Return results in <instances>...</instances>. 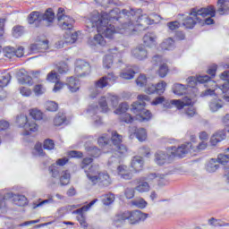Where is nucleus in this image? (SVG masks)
Segmentation results:
<instances>
[{
    "label": "nucleus",
    "instance_id": "nucleus-1",
    "mask_svg": "<svg viewBox=\"0 0 229 229\" xmlns=\"http://www.w3.org/2000/svg\"><path fill=\"white\" fill-rule=\"evenodd\" d=\"M136 13L131 9L114 8L109 13H99L95 11L85 19L88 31H98L102 33L106 38H112L115 33L121 35H132L135 31L133 24L126 25V21H132Z\"/></svg>",
    "mask_w": 229,
    "mask_h": 229
},
{
    "label": "nucleus",
    "instance_id": "nucleus-2",
    "mask_svg": "<svg viewBox=\"0 0 229 229\" xmlns=\"http://www.w3.org/2000/svg\"><path fill=\"white\" fill-rule=\"evenodd\" d=\"M92 157H85L81 165V169H84L86 176L91 185H99V187H108L112 184V179L108 173L99 172L98 165H90L92 164ZM87 167H89L87 169Z\"/></svg>",
    "mask_w": 229,
    "mask_h": 229
},
{
    "label": "nucleus",
    "instance_id": "nucleus-3",
    "mask_svg": "<svg viewBox=\"0 0 229 229\" xmlns=\"http://www.w3.org/2000/svg\"><path fill=\"white\" fill-rule=\"evenodd\" d=\"M138 99L140 102H134L131 105V111L136 114L133 118L130 114H123L120 117V121L126 123L127 124L131 123L133 121H140V123H146L151 119V112L144 108L146 106L145 101H149L151 98L148 95H139Z\"/></svg>",
    "mask_w": 229,
    "mask_h": 229
},
{
    "label": "nucleus",
    "instance_id": "nucleus-4",
    "mask_svg": "<svg viewBox=\"0 0 229 229\" xmlns=\"http://www.w3.org/2000/svg\"><path fill=\"white\" fill-rule=\"evenodd\" d=\"M170 149H172L171 155L162 150L157 151L155 153L154 162L157 164V165H166V164H171V162H173V158H174V157L183 158L187 153H191L192 150L196 151L194 147H192V143L191 142L182 144L178 148L172 146Z\"/></svg>",
    "mask_w": 229,
    "mask_h": 229
},
{
    "label": "nucleus",
    "instance_id": "nucleus-5",
    "mask_svg": "<svg viewBox=\"0 0 229 229\" xmlns=\"http://www.w3.org/2000/svg\"><path fill=\"white\" fill-rule=\"evenodd\" d=\"M191 16H188L184 21L183 26L187 30H192L196 26L197 22L201 23V18L205 19L208 15L210 17H216V7L214 5H208V7L201 8L199 10L192 9L190 13Z\"/></svg>",
    "mask_w": 229,
    "mask_h": 229
},
{
    "label": "nucleus",
    "instance_id": "nucleus-6",
    "mask_svg": "<svg viewBox=\"0 0 229 229\" xmlns=\"http://www.w3.org/2000/svg\"><path fill=\"white\" fill-rule=\"evenodd\" d=\"M125 10H132L134 13H136L132 20L126 21V26L128 28V24H132L134 28V31H132V35L135 34V31H137V27H135V21L140 22V24H144L145 26H150L151 24H155V21H160L162 19L160 15L153 13H150V15L148 14H141L139 15V12H140V9H138L135 11V9L131 7H128Z\"/></svg>",
    "mask_w": 229,
    "mask_h": 229
},
{
    "label": "nucleus",
    "instance_id": "nucleus-7",
    "mask_svg": "<svg viewBox=\"0 0 229 229\" xmlns=\"http://www.w3.org/2000/svg\"><path fill=\"white\" fill-rule=\"evenodd\" d=\"M42 21L52 23L55 21V13L53 9H47L45 13H40V12L34 11L30 13L28 16L29 24H34L35 28H40L42 26Z\"/></svg>",
    "mask_w": 229,
    "mask_h": 229
},
{
    "label": "nucleus",
    "instance_id": "nucleus-8",
    "mask_svg": "<svg viewBox=\"0 0 229 229\" xmlns=\"http://www.w3.org/2000/svg\"><path fill=\"white\" fill-rule=\"evenodd\" d=\"M219 94H224L223 99L229 103V80H227L224 84L216 87L215 89H208L205 91H202L200 98H207L208 96H215V98H217Z\"/></svg>",
    "mask_w": 229,
    "mask_h": 229
},
{
    "label": "nucleus",
    "instance_id": "nucleus-9",
    "mask_svg": "<svg viewBox=\"0 0 229 229\" xmlns=\"http://www.w3.org/2000/svg\"><path fill=\"white\" fill-rule=\"evenodd\" d=\"M58 26L61 30L71 31L74 28L76 21L74 18L65 15V9L60 7L57 11Z\"/></svg>",
    "mask_w": 229,
    "mask_h": 229
},
{
    "label": "nucleus",
    "instance_id": "nucleus-10",
    "mask_svg": "<svg viewBox=\"0 0 229 229\" xmlns=\"http://www.w3.org/2000/svg\"><path fill=\"white\" fill-rule=\"evenodd\" d=\"M111 140L113 142V146L114 148V155L121 158V157H124L126 153H128V148L126 145L122 144L123 142V135L118 134L116 131L112 132Z\"/></svg>",
    "mask_w": 229,
    "mask_h": 229
},
{
    "label": "nucleus",
    "instance_id": "nucleus-11",
    "mask_svg": "<svg viewBox=\"0 0 229 229\" xmlns=\"http://www.w3.org/2000/svg\"><path fill=\"white\" fill-rule=\"evenodd\" d=\"M108 81H115V75L113 72L108 73L107 75L101 77L98 81L95 82V86L90 89L89 97L91 99L97 98V96L101 92L99 89H105L108 87Z\"/></svg>",
    "mask_w": 229,
    "mask_h": 229
},
{
    "label": "nucleus",
    "instance_id": "nucleus-12",
    "mask_svg": "<svg viewBox=\"0 0 229 229\" xmlns=\"http://www.w3.org/2000/svg\"><path fill=\"white\" fill-rule=\"evenodd\" d=\"M16 124L19 128H24L25 131L22 132V135L24 136L30 135L31 132L38 130V125L35 123L28 122V116L25 114H20L16 117Z\"/></svg>",
    "mask_w": 229,
    "mask_h": 229
},
{
    "label": "nucleus",
    "instance_id": "nucleus-13",
    "mask_svg": "<svg viewBox=\"0 0 229 229\" xmlns=\"http://www.w3.org/2000/svg\"><path fill=\"white\" fill-rule=\"evenodd\" d=\"M126 213L128 215L127 220L131 225L142 223V221H146L149 217V214L142 213L140 210L126 211Z\"/></svg>",
    "mask_w": 229,
    "mask_h": 229
},
{
    "label": "nucleus",
    "instance_id": "nucleus-14",
    "mask_svg": "<svg viewBox=\"0 0 229 229\" xmlns=\"http://www.w3.org/2000/svg\"><path fill=\"white\" fill-rule=\"evenodd\" d=\"M75 74L79 78L90 74V64L84 60H77L75 63Z\"/></svg>",
    "mask_w": 229,
    "mask_h": 229
},
{
    "label": "nucleus",
    "instance_id": "nucleus-15",
    "mask_svg": "<svg viewBox=\"0 0 229 229\" xmlns=\"http://www.w3.org/2000/svg\"><path fill=\"white\" fill-rule=\"evenodd\" d=\"M14 205L18 207H24L28 205V199L24 195H13L12 192H7L3 196V200L6 201V199H12Z\"/></svg>",
    "mask_w": 229,
    "mask_h": 229
},
{
    "label": "nucleus",
    "instance_id": "nucleus-16",
    "mask_svg": "<svg viewBox=\"0 0 229 229\" xmlns=\"http://www.w3.org/2000/svg\"><path fill=\"white\" fill-rule=\"evenodd\" d=\"M67 162H69V158L63 157L57 159L55 164L49 166L48 170L52 178H60V168L58 167V165H60V167H64V165H65Z\"/></svg>",
    "mask_w": 229,
    "mask_h": 229
},
{
    "label": "nucleus",
    "instance_id": "nucleus-17",
    "mask_svg": "<svg viewBox=\"0 0 229 229\" xmlns=\"http://www.w3.org/2000/svg\"><path fill=\"white\" fill-rule=\"evenodd\" d=\"M98 112H99V107H98V105H91L87 109V116L92 117L95 126H101L103 122L101 121V117L98 115Z\"/></svg>",
    "mask_w": 229,
    "mask_h": 229
},
{
    "label": "nucleus",
    "instance_id": "nucleus-18",
    "mask_svg": "<svg viewBox=\"0 0 229 229\" xmlns=\"http://www.w3.org/2000/svg\"><path fill=\"white\" fill-rule=\"evenodd\" d=\"M131 55L133 58H136V60H146L148 58V50L146 47L140 45L131 50Z\"/></svg>",
    "mask_w": 229,
    "mask_h": 229
},
{
    "label": "nucleus",
    "instance_id": "nucleus-19",
    "mask_svg": "<svg viewBox=\"0 0 229 229\" xmlns=\"http://www.w3.org/2000/svg\"><path fill=\"white\" fill-rule=\"evenodd\" d=\"M134 182L136 183V187L134 189L137 191V192H140L141 194L144 192H149L151 187L149 186V183L144 180V178L140 177Z\"/></svg>",
    "mask_w": 229,
    "mask_h": 229
},
{
    "label": "nucleus",
    "instance_id": "nucleus-20",
    "mask_svg": "<svg viewBox=\"0 0 229 229\" xmlns=\"http://www.w3.org/2000/svg\"><path fill=\"white\" fill-rule=\"evenodd\" d=\"M157 38L158 37L157 36V33L147 32L143 36V44L146 46V47H155V46H157Z\"/></svg>",
    "mask_w": 229,
    "mask_h": 229
},
{
    "label": "nucleus",
    "instance_id": "nucleus-21",
    "mask_svg": "<svg viewBox=\"0 0 229 229\" xmlns=\"http://www.w3.org/2000/svg\"><path fill=\"white\" fill-rule=\"evenodd\" d=\"M5 56L12 58V56H17V58H22L24 56V47H19L17 49L14 47H7L5 48Z\"/></svg>",
    "mask_w": 229,
    "mask_h": 229
},
{
    "label": "nucleus",
    "instance_id": "nucleus-22",
    "mask_svg": "<svg viewBox=\"0 0 229 229\" xmlns=\"http://www.w3.org/2000/svg\"><path fill=\"white\" fill-rule=\"evenodd\" d=\"M117 174L122 180H131L133 178V174L124 165H120L117 166Z\"/></svg>",
    "mask_w": 229,
    "mask_h": 229
},
{
    "label": "nucleus",
    "instance_id": "nucleus-23",
    "mask_svg": "<svg viewBox=\"0 0 229 229\" xmlns=\"http://www.w3.org/2000/svg\"><path fill=\"white\" fill-rule=\"evenodd\" d=\"M128 220V213L126 211L116 214L113 218V226L121 228L124 223Z\"/></svg>",
    "mask_w": 229,
    "mask_h": 229
},
{
    "label": "nucleus",
    "instance_id": "nucleus-24",
    "mask_svg": "<svg viewBox=\"0 0 229 229\" xmlns=\"http://www.w3.org/2000/svg\"><path fill=\"white\" fill-rule=\"evenodd\" d=\"M17 78L21 85H33V79L31 78V76L28 75L27 71L21 70L18 72Z\"/></svg>",
    "mask_w": 229,
    "mask_h": 229
},
{
    "label": "nucleus",
    "instance_id": "nucleus-25",
    "mask_svg": "<svg viewBox=\"0 0 229 229\" xmlns=\"http://www.w3.org/2000/svg\"><path fill=\"white\" fill-rule=\"evenodd\" d=\"M171 105L177 108V110H182L184 106H191L192 105V98L189 97H184L182 100H171Z\"/></svg>",
    "mask_w": 229,
    "mask_h": 229
},
{
    "label": "nucleus",
    "instance_id": "nucleus-26",
    "mask_svg": "<svg viewBox=\"0 0 229 229\" xmlns=\"http://www.w3.org/2000/svg\"><path fill=\"white\" fill-rule=\"evenodd\" d=\"M144 165V159L140 156H136L132 158L131 163V167L135 171V173H139V171H142V167Z\"/></svg>",
    "mask_w": 229,
    "mask_h": 229
},
{
    "label": "nucleus",
    "instance_id": "nucleus-27",
    "mask_svg": "<svg viewBox=\"0 0 229 229\" xmlns=\"http://www.w3.org/2000/svg\"><path fill=\"white\" fill-rule=\"evenodd\" d=\"M66 85L72 92H78L80 90V81L74 77L68 78Z\"/></svg>",
    "mask_w": 229,
    "mask_h": 229
},
{
    "label": "nucleus",
    "instance_id": "nucleus-28",
    "mask_svg": "<svg viewBox=\"0 0 229 229\" xmlns=\"http://www.w3.org/2000/svg\"><path fill=\"white\" fill-rule=\"evenodd\" d=\"M228 4H229L228 0H217L216 12L220 15H225V13H226V12H228V8H229Z\"/></svg>",
    "mask_w": 229,
    "mask_h": 229
},
{
    "label": "nucleus",
    "instance_id": "nucleus-29",
    "mask_svg": "<svg viewBox=\"0 0 229 229\" xmlns=\"http://www.w3.org/2000/svg\"><path fill=\"white\" fill-rule=\"evenodd\" d=\"M225 103H223V100L221 98H217L216 97L213 100L209 103V108L211 112H217L218 110H221V108L224 106Z\"/></svg>",
    "mask_w": 229,
    "mask_h": 229
},
{
    "label": "nucleus",
    "instance_id": "nucleus-30",
    "mask_svg": "<svg viewBox=\"0 0 229 229\" xmlns=\"http://www.w3.org/2000/svg\"><path fill=\"white\" fill-rule=\"evenodd\" d=\"M120 78L123 80H133V78H135V70H133L131 66H127L126 69L120 73Z\"/></svg>",
    "mask_w": 229,
    "mask_h": 229
},
{
    "label": "nucleus",
    "instance_id": "nucleus-31",
    "mask_svg": "<svg viewBox=\"0 0 229 229\" xmlns=\"http://www.w3.org/2000/svg\"><path fill=\"white\" fill-rule=\"evenodd\" d=\"M160 47L163 51H173V49L176 47V46L174 45V40L171 38L165 39L161 43Z\"/></svg>",
    "mask_w": 229,
    "mask_h": 229
},
{
    "label": "nucleus",
    "instance_id": "nucleus-32",
    "mask_svg": "<svg viewBox=\"0 0 229 229\" xmlns=\"http://www.w3.org/2000/svg\"><path fill=\"white\" fill-rule=\"evenodd\" d=\"M217 169H219V163L217 162V159L211 158L206 165V170L208 173H216Z\"/></svg>",
    "mask_w": 229,
    "mask_h": 229
},
{
    "label": "nucleus",
    "instance_id": "nucleus-33",
    "mask_svg": "<svg viewBox=\"0 0 229 229\" xmlns=\"http://www.w3.org/2000/svg\"><path fill=\"white\" fill-rule=\"evenodd\" d=\"M96 203H98V199H94L88 205L83 206L82 208L72 211V214H77L78 216H83V212H88V210H90V208L94 207Z\"/></svg>",
    "mask_w": 229,
    "mask_h": 229
},
{
    "label": "nucleus",
    "instance_id": "nucleus-34",
    "mask_svg": "<svg viewBox=\"0 0 229 229\" xmlns=\"http://www.w3.org/2000/svg\"><path fill=\"white\" fill-rule=\"evenodd\" d=\"M173 92L176 96H183V94H187V87L183 84L175 83L173 86Z\"/></svg>",
    "mask_w": 229,
    "mask_h": 229
},
{
    "label": "nucleus",
    "instance_id": "nucleus-35",
    "mask_svg": "<svg viewBox=\"0 0 229 229\" xmlns=\"http://www.w3.org/2000/svg\"><path fill=\"white\" fill-rule=\"evenodd\" d=\"M134 134L136 135V139L140 140V142H144L146 140L148 134L146 132V129L144 128H134Z\"/></svg>",
    "mask_w": 229,
    "mask_h": 229
},
{
    "label": "nucleus",
    "instance_id": "nucleus-36",
    "mask_svg": "<svg viewBox=\"0 0 229 229\" xmlns=\"http://www.w3.org/2000/svg\"><path fill=\"white\" fill-rule=\"evenodd\" d=\"M59 180L61 185H69V182H71V174L69 173V171H63L61 173Z\"/></svg>",
    "mask_w": 229,
    "mask_h": 229
},
{
    "label": "nucleus",
    "instance_id": "nucleus-37",
    "mask_svg": "<svg viewBox=\"0 0 229 229\" xmlns=\"http://www.w3.org/2000/svg\"><path fill=\"white\" fill-rule=\"evenodd\" d=\"M114 201H115V195H114V193L102 195V203L103 205H106V207L112 205Z\"/></svg>",
    "mask_w": 229,
    "mask_h": 229
},
{
    "label": "nucleus",
    "instance_id": "nucleus-38",
    "mask_svg": "<svg viewBox=\"0 0 229 229\" xmlns=\"http://www.w3.org/2000/svg\"><path fill=\"white\" fill-rule=\"evenodd\" d=\"M108 142H110V136L108 134H103L98 140V144L100 148H108Z\"/></svg>",
    "mask_w": 229,
    "mask_h": 229
},
{
    "label": "nucleus",
    "instance_id": "nucleus-39",
    "mask_svg": "<svg viewBox=\"0 0 229 229\" xmlns=\"http://www.w3.org/2000/svg\"><path fill=\"white\" fill-rule=\"evenodd\" d=\"M86 151H88L89 155L94 158H98V157L101 155V149L96 146L86 147Z\"/></svg>",
    "mask_w": 229,
    "mask_h": 229
},
{
    "label": "nucleus",
    "instance_id": "nucleus-40",
    "mask_svg": "<svg viewBox=\"0 0 229 229\" xmlns=\"http://www.w3.org/2000/svg\"><path fill=\"white\" fill-rule=\"evenodd\" d=\"M65 121H67L65 114L64 113H59L54 119V124L55 126H62Z\"/></svg>",
    "mask_w": 229,
    "mask_h": 229
},
{
    "label": "nucleus",
    "instance_id": "nucleus-41",
    "mask_svg": "<svg viewBox=\"0 0 229 229\" xmlns=\"http://www.w3.org/2000/svg\"><path fill=\"white\" fill-rule=\"evenodd\" d=\"M22 35H24V27L17 25L13 28V37H14V38H19V37H22Z\"/></svg>",
    "mask_w": 229,
    "mask_h": 229
},
{
    "label": "nucleus",
    "instance_id": "nucleus-42",
    "mask_svg": "<svg viewBox=\"0 0 229 229\" xmlns=\"http://www.w3.org/2000/svg\"><path fill=\"white\" fill-rule=\"evenodd\" d=\"M130 108V106H128V103L123 102L119 105L118 108L114 111V114L117 115H123V114H125V112Z\"/></svg>",
    "mask_w": 229,
    "mask_h": 229
},
{
    "label": "nucleus",
    "instance_id": "nucleus-43",
    "mask_svg": "<svg viewBox=\"0 0 229 229\" xmlns=\"http://www.w3.org/2000/svg\"><path fill=\"white\" fill-rule=\"evenodd\" d=\"M155 87H156V94H157L158 96H162V94L165 92V87H167V83H165V81H163L157 83Z\"/></svg>",
    "mask_w": 229,
    "mask_h": 229
},
{
    "label": "nucleus",
    "instance_id": "nucleus-44",
    "mask_svg": "<svg viewBox=\"0 0 229 229\" xmlns=\"http://www.w3.org/2000/svg\"><path fill=\"white\" fill-rule=\"evenodd\" d=\"M93 40L95 44H98V46H101L102 47H105V46H106V40H105V38L101 34L95 35Z\"/></svg>",
    "mask_w": 229,
    "mask_h": 229
},
{
    "label": "nucleus",
    "instance_id": "nucleus-45",
    "mask_svg": "<svg viewBox=\"0 0 229 229\" xmlns=\"http://www.w3.org/2000/svg\"><path fill=\"white\" fill-rule=\"evenodd\" d=\"M208 223L211 226H229L228 223L223 222V220L216 219L212 217L211 219L208 220Z\"/></svg>",
    "mask_w": 229,
    "mask_h": 229
},
{
    "label": "nucleus",
    "instance_id": "nucleus-46",
    "mask_svg": "<svg viewBox=\"0 0 229 229\" xmlns=\"http://www.w3.org/2000/svg\"><path fill=\"white\" fill-rule=\"evenodd\" d=\"M197 78L199 83H208V85H216V87H217V84H216L213 81H210V76L208 75H199Z\"/></svg>",
    "mask_w": 229,
    "mask_h": 229
},
{
    "label": "nucleus",
    "instance_id": "nucleus-47",
    "mask_svg": "<svg viewBox=\"0 0 229 229\" xmlns=\"http://www.w3.org/2000/svg\"><path fill=\"white\" fill-rule=\"evenodd\" d=\"M32 154L34 155V157H44V149H42V143H36Z\"/></svg>",
    "mask_w": 229,
    "mask_h": 229
},
{
    "label": "nucleus",
    "instance_id": "nucleus-48",
    "mask_svg": "<svg viewBox=\"0 0 229 229\" xmlns=\"http://www.w3.org/2000/svg\"><path fill=\"white\" fill-rule=\"evenodd\" d=\"M30 115L34 119L35 121H41L42 119V112L38 109H31L30 111Z\"/></svg>",
    "mask_w": 229,
    "mask_h": 229
},
{
    "label": "nucleus",
    "instance_id": "nucleus-49",
    "mask_svg": "<svg viewBox=\"0 0 229 229\" xmlns=\"http://www.w3.org/2000/svg\"><path fill=\"white\" fill-rule=\"evenodd\" d=\"M57 72L59 74H67L69 72V65L66 63H59L57 64Z\"/></svg>",
    "mask_w": 229,
    "mask_h": 229
},
{
    "label": "nucleus",
    "instance_id": "nucleus-50",
    "mask_svg": "<svg viewBox=\"0 0 229 229\" xmlns=\"http://www.w3.org/2000/svg\"><path fill=\"white\" fill-rule=\"evenodd\" d=\"M168 72H169V67H167V64H163L159 66L158 75L160 78H165Z\"/></svg>",
    "mask_w": 229,
    "mask_h": 229
},
{
    "label": "nucleus",
    "instance_id": "nucleus-51",
    "mask_svg": "<svg viewBox=\"0 0 229 229\" xmlns=\"http://www.w3.org/2000/svg\"><path fill=\"white\" fill-rule=\"evenodd\" d=\"M112 64H114V56L106 55L103 60L105 69H110V67H112Z\"/></svg>",
    "mask_w": 229,
    "mask_h": 229
},
{
    "label": "nucleus",
    "instance_id": "nucleus-52",
    "mask_svg": "<svg viewBox=\"0 0 229 229\" xmlns=\"http://www.w3.org/2000/svg\"><path fill=\"white\" fill-rule=\"evenodd\" d=\"M99 107L101 108V112H103L104 114H106V112H108V104L106 103V98L102 97L99 101Z\"/></svg>",
    "mask_w": 229,
    "mask_h": 229
},
{
    "label": "nucleus",
    "instance_id": "nucleus-53",
    "mask_svg": "<svg viewBox=\"0 0 229 229\" xmlns=\"http://www.w3.org/2000/svg\"><path fill=\"white\" fill-rule=\"evenodd\" d=\"M10 80H12V75L10 73H5L2 76L0 80V87H7L8 83H10Z\"/></svg>",
    "mask_w": 229,
    "mask_h": 229
},
{
    "label": "nucleus",
    "instance_id": "nucleus-54",
    "mask_svg": "<svg viewBox=\"0 0 229 229\" xmlns=\"http://www.w3.org/2000/svg\"><path fill=\"white\" fill-rule=\"evenodd\" d=\"M33 92L36 96H42L46 93V88L42 84H37L34 86Z\"/></svg>",
    "mask_w": 229,
    "mask_h": 229
},
{
    "label": "nucleus",
    "instance_id": "nucleus-55",
    "mask_svg": "<svg viewBox=\"0 0 229 229\" xmlns=\"http://www.w3.org/2000/svg\"><path fill=\"white\" fill-rule=\"evenodd\" d=\"M132 205L138 208H146L148 207V202L144 199H138L132 201Z\"/></svg>",
    "mask_w": 229,
    "mask_h": 229
},
{
    "label": "nucleus",
    "instance_id": "nucleus-56",
    "mask_svg": "<svg viewBox=\"0 0 229 229\" xmlns=\"http://www.w3.org/2000/svg\"><path fill=\"white\" fill-rule=\"evenodd\" d=\"M217 163L222 164V165H225V164H228L229 162V154L225 155V154H220L217 157Z\"/></svg>",
    "mask_w": 229,
    "mask_h": 229
},
{
    "label": "nucleus",
    "instance_id": "nucleus-57",
    "mask_svg": "<svg viewBox=\"0 0 229 229\" xmlns=\"http://www.w3.org/2000/svg\"><path fill=\"white\" fill-rule=\"evenodd\" d=\"M146 83H148V79L144 74H140L136 80V84L138 85V87H144Z\"/></svg>",
    "mask_w": 229,
    "mask_h": 229
},
{
    "label": "nucleus",
    "instance_id": "nucleus-58",
    "mask_svg": "<svg viewBox=\"0 0 229 229\" xmlns=\"http://www.w3.org/2000/svg\"><path fill=\"white\" fill-rule=\"evenodd\" d=\"M78 40V32H73L67 38H65L66 44H74Z\"/></svg>",
    "mask_w": 229,
    "mask_h": 229
},
{
    "label": "nucleus",
    "instance_id": "nucleus-59",
    "mask_svg": "<svg viewBox=\"0 0 229 229\" xmlns=\"http://www.w3.org/2000/svg\"><path fill=\"white\" fill-rule=\"evenodd\" d=\"M44 149H47L51 151V149H55V141L53 140H46L43 144Z\"/></svg>",
    "mask_w": 229,
    "mask_h": 229
},
{
    "label": "nucleus",
    "instance_id": "nucleus-60",
    "mask_svg": "<svg viewBox=\"0 0 229 229\" xmlns=\"http://www.w3.org/2000/svg\"><path fill=\"white\" fill-rule=\"evenodd\" d=\"M47 80L51 83L58 81V73H56V72L55 71H52L50 73L47 74Z\"/></svg>",
    "mask_w": 229,
    "mask_h": 229
},
{
    "label": "nucleus",
    "instance_id": "nucleus-61",
    "mask_svg": "<svg viewBox=\"0 0 229 229\" xmlns=\"http://www.w3.org/2000/svg\"><path fill=\"white\" fill-rule=\"evenodd\" d=\"M47 110L48 112H56L58 110V104L55 102L50 101L47 103Z\"/></svg>",
    "mask_w": 229,
    "mask_h": 229
},
{
    "label": "nucleus",
    "instance_id": "nucleus-62",
    "mask_svg": "<svg viewBox=\"0 0 229 229\" xmlns=\"http://www.w3.org/2000/svg\"><path fill=\"white\" fill-rule=\"evenodd\" d=\"M187 83L188 87H191V89H194V87H196L198 83H199V81H198V77H189L187 79Z\"/></svg>",
    "mask_w": 229,
    "mask_h": 229
},
{
    "label": "nucleus",
    "instance_id": "nucleus-63",
    "mask_svg": "<svg viewBox=\"0 0 229 229\" xmlns=\"http://www.w3.org/2000/svg\"><path fill=\"white\" fill-rule=\"evenodd\" d=\"M68 157H70V158H82L83 152L78 150H72L68 152Z\"/></svg>",
    "mask_w": 229,
    "mask_h": 229
},
{
    "label": "nucleus",
    "instance_id": "nucleus-64",
    "mask_svg": "<svg viewBox=\"0 0 229 229\" xmlns=\"http://www.w3.org/2000/svg\"><path fill=\"white\" fill-rule=\"evenodd\" d=\"M39 44V51L40 53H44V51H47V49H49V41L44 40L38 42Z\"/></svg>",
    "mask_w": 229,
    "mask_h": 229
}]
</instances>
